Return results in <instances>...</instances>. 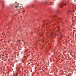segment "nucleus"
<instances>
[{
    "label": "nucleus",
    "instance_id": "f257e3e1",
    "mask_svg": "<svg viewBox=\"0 0 76 76\" xmlns=\"http://www.w3.org/2000/svg\"><path fill=\"white\" fill-rule=\"evenodd\" d=\"M68 3V2H67L62 3L60 5V7H61V8H62V7H63V6L64 5V6H67V3Z\"/></svg>",
    "mask_w": 76,
    "mask_h": 76
},
{
    "label": "nucleus",
    "instance_id": "f03ea898",
    "mask_svg": "<svg viewBox=\"0 0 76 76\" xmlns=\"http://www.w3.org/2000/svg\"><path fill=\"white\" fill-rule=\"evenodd\" d=\"M61 18H58V21H61Z\"/></svg>",
    "mask_w": 76,
    "mask_h": 76
},
{
    "label": "nucleus",
    "instance_id": "7ed1b4c3",
    "mask_svg": "<svg viewBox=\"0 0 76 76\" xmlns=\"http://www.w3.org/2000/svg\"><path fill=\"white\" fill-rule=\"evenodd\" d=\"M68 13H70V12H71V10H69L68 11Z\"/></svg>",
    "mask_w": 76,
    "mask_h": 76
},
{
    "label": "nucleus",
    "instance_id": "20e7f679",
    "mask_svg": "<svg viewBox=\"0 0 76 76\" xmlns=\"http://www.w3.org/2000/svg\"><path fill=\"white\" fill-rule=\"evenodd\" d=\"M54 17H56V15H55V16H52V18H54Z\"/></svg>",
    "mask_w": 76,
    "mask_h": 76
},
{
    "label": "nucleus",
    "instance_id": "39448f33",
    "mask_svg": "<svg viewBox=\"0 0 76 76\" xmlns=\"http://www.w3.org/2000/svg\"><path fill=\"white\" fill-rule=\"evenodd\" d=\"M15 8H17V7H18V6H15Z\"/></svg>",
    "mask_w": 76,
    "mask_h": 76
},
{
    "label": "nucleus",
    "instance_id": "423d86ee",
    "mask_svg": "<svg viewBox=\"0 0 76 76\" xmlns=\"http://www.w3.org/2000/svg\"><path fill=\"white\" fill-rule=\"evenodd\" d=\"M60 37L61 38V37H62V36H61V35H60Z\"/></svg>",
    "mask_w": 76,
    "mask_h": 76
},
{
    "label": "nucleus",
    "instance_id": "0eeeda50",
    "mask_svg": "<svg viewBox=\"0 0 76 76\" xmlns=\"http://www.w3.org/2000/svg\"><path fill=\"white\" fill-rule=\"evenodd\" d=\"M50 4L51 5L52 4V3H50Z\"/></svg>",
    "mask_w": 76,
    "mask_h": 76
},
{
    "label": "nucleus",
    "instance_id": "6e6552de",
    "mask_svg": "<svg viewBox=\"0 0 76 76\" xmlns=\"http://www.w3.org/2000/svg\"><path fill=\"white\" fill-rule=\"evenodd\" d=\"M18 42H19V41H20V40H18Z\"/></svg>",
    "mask_w": 76,
    "mask_h": 76
},
{
    "label": "nucleus",
    "instance_id": "1a4fd4ad",
    "mask_svg": "<svg viewBox=\"0 0 76 76\" xmlns=\"http://www.w3.org/2000/svg\"><path fill=\"white\" fill-rule=\"evenodd\" d=\"M25 12V11H23V12Z\"/></svg>",
    "mask_w": 76,
    "mask_h": 76
}]
</instances>
